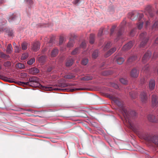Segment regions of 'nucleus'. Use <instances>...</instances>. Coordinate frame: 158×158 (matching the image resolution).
Segmentation results:
<instances>
[{
	"label": "nucleus",
	"instance_id": "nucleus-24",
	"mask_svg": "<svg viewBox=\"0 0 158 158\" xmlns=\"http://www.w3.org/2000/svg\"><path fill=\"white\" fill-rule=\"evenodd\" d=\"M80 50V48L77 47L75 48L73 51L71 52V54L72 55H75L78 53Z\"/></svg>",
	"mask_w": 158,
	"mask_h": 158
},
{
	"label": "nucleus",
	"instance_id": "nucleus-39",
	"mask_svg": "<svg viewBox=\"0 0 158 158\" xmlns=\"http://www.w3.org/2000/svg\"><path fill=\"white\" fill-rule=\"evenodd\" d=\"M35 60L34 58H32L28 61L27 63L28 64L31 65L35 61Z\"/></svg>",
	"mask_w": 158,
	"mask_h": 158
},
{
	"label": "nucleus",
	"instance_id": "nucleus-59",
	"mask_svg": "<svg viewBox=\"0 0 158 158\" xmlns=\"http://www.w3.org/2000/svg\"><path fill=\"white\" fill-rule=\"evenodd\" d=\"M144 81H145V80L144 79H141V80H140V82H141V84H143L144 82Z\"/></svg>",
	"mask_w": 158,
	"mask_h": 158
},
{
	"label": "nucleus",
	"instance_id": "nucleus-43",
	"mask_svg": "<svg viewBox=\"0 0 158 158\" xmlns=\"http://www.w3.org/2000/svg\"><path fill=\"white\" fill-rule=\"evenodd\" d=\"M120 82L124 85L127 84V81L125 80V79L123 78H121L120 79Z\"/></svg>",
	"mask_w": 158,
	"mask_h": 158
},
{
	"label": "nucleus",
	"instance_id": "nucleus-16",
	"mask_svg": "<svg viewBox=\"0 0 158 158\" xmlns=\"http://www.w3.org/2000/svg\"><path fill=\"white\" fill-rule=\"evenodd\" d=\"M29 73L33 75H35L39 72V70L35 67H33L29 69Z\"/></svg>",
	"mask_w": 158,
	"mask_h": 158
},
{
	"label": "nucleus",
	"instance_id": "nucleus-26",
	"mask_svg": "<svg viewBox=\"0 0 158 158\" xmlns=\"http://www.w3.org/2000/svg\"><path fill=\"white\" fill-rule=\"evenodd\" d=\"M137 58V57L136 56H131L127 60L128 63H131L135 60Z\"/></svg>",
	"mask_w": 158,
	"mask_h": 158
},
{
	"label": "nucleus",
	"instance_id": "nucleus-55",
	"mask_svg": "<svg viewBox=\"0 0 158 158\" xmlns=\"http://www.w3.org/2000/svg\"><path fill=\"white\" fill-rule=\"evenodd\" d=\"M4 53L2 52H0V57L2 58L3 57Z\"/></svg>",
	"mask_w": 158,
	"mask_h": 158
},
{
	"label": "nucleus",
	"instance_id": "nucleus-50",
	"mask_svg": "<svg viewBox=\"0 0 158 158\" xmlns=\"http://www.w3.org/2000/svg\"><path fill=\"white\" fill-rule=\"evenodd\" d=\"M150 22L148 21H146L145 23V27H147L149 26L150 25Z\"/></svg>",
	"mask_w": 158,
	"mask_h": 158
},
{
	"label": "nucleus",
	"instance_id": "nucleus-3",
	"mask_svg": "<svg viewBox=\"0 0 158 158\" xmlns=\"http://www.w3.org/2000/svg\"><path fill=\"white\" fill-rule=\"evenodd\" d=\"M129 17L132 20H135L138 17L139 22L137 24V27L139 29H141L143 27V21H145L144 19L142 20V18L143 16L142 13L139 14L136 12H131L129 13Z\"/></svg>",
	"mask_w": 158,
	"mask_h": 158
},
{
	"label": "nucleus",
	"instance_id": "nucleus-6",
	"mask_svg": "<svg viewBox=\"0 0 158 158\" xmlns=\"http://www.w3.org/2000/svg\"><path fill=\"white\" fill-rule=\"evenodd\" d=\"M148 90H143L141 92L140 94V99L143 103H146L147 102L148 99Z\"/></svg>",
	"mask_w": 158,
	"mask_h": 158
},
{
	"label": "nucleus",
	"instance_id": "nucleus-46",
	"mask_svg": "<svg viewBox=\"0 0 158 158\" xmlns=\"http://www.w3.org/2000/svg\"><path fill=\"white\" fill-rule=\"evenodd\" d=\"M64 37L62 36H61L59 40V44L60 45L62 44L64 41Z\"/></svg>",
	"mask_w": 158,
	"mask_h": 158
},
{
	"label": "nucleus",
	"instance_id": "nucleus-56",
	"mask_svg": "<svg viewBox=\"0 0 158 158\" xmlns=\"http://www.w3.org/2000/svg\"><path fill=\"white\" fill-rule=\"evenodd\" d=\"M8 34L9 35L12 36L13 35V32L12 31H10L8 32Z\"/></svg>",
	"mask_w": 158,
	"mask_h": 158
},
{
	"label": "nucleus",
	"instance_id": "nucleus-38",
	"mask_svg": "<svg viewBox=\"0 0 158 158\" xmlns=\"http://www.w3.org/2000/svg\"><path fill=\"white\" fill-rule=\"evenodd\" d=\"M11 63L10 61H7L4 62V65L5 67H9L11 65Z\"/></svg>",
	"mask_w": 158,
	"mask_h": 158
},
{
	"label": "nucleus",
	"instance_id": "nucleus-34",
	"mask_svg": "<svg viewBox=\"0 0 158 158\" xmlns=\"http://www.w3.org/2000/svg\"><path fill=\"white\" fill-rule=\"evenodd\" d=\"M88 62V60L87 58H83L82 59L81 64H82L85 65H86Z\"/></svg>",
	"mask_w": 158,
	"mask_h": 158
},
{
	"label": "nucleus",
	"instance_id": "nucleus-14",
	"mask_svg": "<svg viewBox=\"0 0 158 158\" xmlns=\"http://www.w3.org/2000/svg\"><path fill=\"white\" fill-rule=\"evenodd\" d=\"M133 43L132 41L128 42L123 46V50L124 51H126L130 49L133 45Z\"/></svg>",
	"mask_w": 158,
	"mask_h": 158
},
{
	"label": "nucleus",
	"instance_id": "nucleus-15",
	"mask_svg": "<svg viewBox=\"0 0 158 158\" xmlns=\"http://www.w3.org/2000/svg\"><path fill=\"white\" fill-rule=\"evenodd\" d=\"M47 58L46 56H42L37 57V60L39 62L43 64L46 61Z\"/></svg>",
	"mask_w": 158,
	"mask_h": 158
},
{
	"label": "nucleus",
	"instance_id": "nucleus-57",
	"mask_svg": "<svg viewBox=\"0 0 158 158\" xmlns=\"http://www.w3.org/2000/svg\"><path fill=\"white\" fill-rule=\"evenodd\" d=\"M157 54L156 52H154L153 56V58L155 59L157 57Z\"/></svg>",
	"mask_w": 158,
	"mask_h": 158
},
{
	"label": "nucleus",
	"instance_id": "nucleus-21",
	"mask_svg": "<svg viewBox=\"0 0 158 158\" xmlns=\"http://www.w3.org/2000/svg\"><path fill=\"white\" fill-rule=\"evenodd\" d=\"M116 61L118 64H122L124 61V59L122 57H118L116 58Z\"/></svg>",
	"mask_w": 158,
	"mask_h": 158
},
{
	"label": "nucleus",
	"instance_id": "nucleus-2",
	"mask_svg": "<svg viewBox=\"0 0 158 158\" xmlns=\"http://www.w3.org/2000/svg\"><path fill=\"white\" fill-rule=\"evenodd\" d=\"M39 78L35 76L30 77L29 79V82H20V83L23 84L24 85H28L34 87H39L41 89L47 91H51L53 89L55 90L60 91L62 89L59 88H55L53 89L52 87L44 86L42 85L39 83Z\"/></svg>",
	"mask_w": 158,
	"mask_h": 158
},
{
	"label": "nucleus",
	"instance_id": "nucleus-29",
	"mask_svg": "<svg viewBox=\"0 0 158 158\" xmlns=\"http://www.w3.org/2000/svg\"><path fill=\"white\" fill-rule=\"evenodd\" d=\"M74 77V76L72 74H68L65 75L64 76L65 78L68 79H71L73 78Z\"/></svg>",
	"mask_w": 158,
	"mask_h": 158
},
{
	"label": "nucleus",
	"instance_id": "nucleus-27",
	"mask_svg": "<svg viewBox=\"0 0 158 158\" xmlns=\"http://www.w3.org/2000/svg\"><path fill=\"white\" fill-rule=\"evenodd\" d=\"M15 66L17 68L20 69H24L25 67L24 64L21 63H19L16 64Z\"/></svg>",
	"mask_w": 158,
	"mask_h": 158
},
{
	"label": "nucleus",
	"instance_id": "nucleus-5",
	"mask_svg": "<svg viewBox=\"0 0 158 158\" xmlns=\"http://www.w3.org/2000/svg\"><path fill=\"white\" fill-rule=\"evenodd\" d=\"M139 38L142 40L140 45V47H144L148 40V38L147 36L146 33L143 32L141 33L139 35Z\"/></svg>",
	"mask_w": 158,
	"mask_h": 158
},
{
	"label": "nucleus",
	"instance_id": "nucleus-53",
	"mask_svg": "<svg viewBox=\"0 0 158 158\" xmlns=\"http://www.w3.org/2000/svg\"><path fill=\"white\" fill-rule=\"evenodd\" d=\"M77 37V36L74 34H72L71 35V39L73 38L74 39H75Z\"/></svg>",
	"mask_w": 158,
	"mask_h": 158
},
{
	"label": "nucleus",
	"instance_id": "nucleus-45",
	"mask_svg": "<svg viewBox=\"0 0 158 158\" xmlns=\"http://www.w3.org/2000/svg\"><path fill=\"white\" fill-rule=\"evenodd\" d=\"M86 46V43L85 41L83 42L80 45V48H84Z\"/></svg>",
	"mask_w": 158,
	"mask_h": 158
},
{
	"label": "nucleus",
	"instance_id": "nucleus-13",
	"mask_svg": "<svg viewBox=\"0 0 158 158\" xmlns=\"http://www.w3.org/2000/svg\"><path fill=\"white\" fill-rule=\"evenodd\" d=\"M40 47V43L39 42L36 41L33 43L32 49L33 51H36L39 49Z\"/></svg>",
	"mask_w": 158,
	"mask_h": 158
},
{
	"label": "nucleus",
	"instance_id": "nucleus-10",
	"mask_svg": "<svg viewBox=\"0 0 158 158\" xmlns=\"http://www.w3.org/2000/svg\"><path fill=\"white\" fill-rule=\"evenodd\" d=\"M158 104V98L157 96L155 94L152 95V106L153 107H156Z\"/></svg>",
	"mask_w": 158,
	"mask_h": 158
},
{
	"label": "nucleus",
	"instance_id": "nucleus-52",
	"mask_svg": "<svg viewBox=\"0 0 158 158\" xmlns=\"http://www.w3.org/2000/svg\"><path fill=\"white\" fill-rule=\"evenodd\" d=\"M31 112L33 113H34V114H37L38 113H40L42 112V111H36V110H32L31 111Z\"/></svg>",
	"mask_w": 158,
	"mask_h": 158
},
{
	"label": "nucleus",
	"instance_id": "nucleus-64",
	"mask_svg": "<svg viewBox=\"0 0 158 158\" xmlns=\"http://www.w3.org/2000/svg\"><path fill=\"white\" fill-rule=\"evenodd\" d=\"M23 74V76H24V77H26V76H27V74L26 73H24L23 74Z\"/></svg>",
	"mask_w": 158,
	"mask_h": 158
},
{
	"label": "nucleus",
	"instance_id": "nucleus-58",
	"mask_svg": "<svg viewBox=\"0 0 158 158\" xmlns=\"http://www.w3.org/2000/svg\"><path fill=\"white\" fill-rule=\"evenodd\" d=\"M52 68L51 67H49L48 69V70H47V71L48 72H50L51 70H52Z\"/></svg>",
	"mask_w": 158,
	"mask_h": 158
},
{
	"label": "nucleus",
	"instance_id": "nucleus-44",
	"mask_svg": "<svg viewBox=\"0 0 158 158\" xmlns=\"http://www.w3.org/2000/svg\"><path fill=\"white\" fill-rule=\"evenodd\" d=\"M149 66L148 65H146L144 68L142 69V71H143L145 72L147 71L148 69Z\"/></svg>",
	"mask_w": 158,
	"mask_h": 158
},
{
	"label": "nucleus",
	"instance_id": "nucleus-54",
	"mask_svg": "<svg viewBox=\"0 0 158 158\" xmlns=\"http://www.w3.org/2000/svg\"><path fill=\"white\" fill-rule=\"evenodd\" d=\"M115 27L114 26H113L112 27V28L110 30L111 34H112L114 32V30L115 29Z\"/></svg>",
	"mask_w": 158,
	"mask_h": 158
},
{
	"label": "nucleus",
	"instance_id": "nucleus-37",
	"mask_svg": "<svg viewBox=\"0 0 158 158\" xmlns=\"http://www.w3.org/2000/svg\"><path fill=\"white\" fill-rule=\"evenodd\" d=\"M69 85L70 86L71 85H68L64 83H60L58 85V86L61 87H68Z\"/></svg>",
	"mask_w": 158,
	"mask_h": 158
},
{
	"label": "nucleus",
	"instance_id": "nucleus-23",
	"mask_svg": "<svg viewBox=\"0 0 158 158\" xmlns=\"http://www.w3.org/2000/svg\"><path fill=\"white\" fill-rule=\"evenodd\" d=\"M152 29L154 30H158V21H156L152 27Z\"/></svg>",
	"mask_w": 158,
	"mask_h": 158
},
{
	"label": "nucleus",
	"instance_id": "nucleus-1",
	"mask_svg": "<svg viewBox=\"0 0 158 158\" xmlns=\"http://www.w3.org/2000/svg\"><path fill=\"white\" fill-rule=\"evenodd\" d=\"M111 98L114 102L121 108L122 113L124 118V123L125 121L127 126L134 132L136 133L138 131V127L137 125L133 124L131 120V118L135 117L136 115V112L131 110L128 108L123 106L122 102L119 99L114 96H112Z\"/></svg>",
	"mask_w": 158,
	"mask_h": 158
},
{
	"label": "nucleus",
	"instance_id": "nucleus-4",
	"mask_svg": "<svg viewBox=\"0 0 158 158\" xmlns=\"http://www.w3.org/2000/svg\"><path fill=\"white\" fill-rule=\"evenodd\" d=\"M143 138L146 141L152 142L158 146V135H152L148 133L144 134Z\"/></svg>",
	"mask_w": 158,
	"mask_h": 158
},
{
	"label": "nucleus",
	"instance_id": "nucleus-60",
	"mask_svg": "<svg viewBox=\"0 0 158 158\" xmlns=\"http://www.w3.org/2000/svg\"><path fill=\"white\" fill-rule=\"evenodd\" d=\"M155 43L156 44H158V37L155 40Z\"/></svg>",
	"mask_w": 158,
	"mask_h": 158
},
{
	"label": "nucleus",
	"instance_id": "nucleus-17",
	"mask_svg": "<svg viewBox=\"0 0 158 158\" xmlns=\"http://www.w3.org/2000/svg\"><path fill=\"white\" fill-rule=\"evenodd\" d=\"M155 81L153 79L150 80L149 84V89L151 90L155 88Z\"/></svg>",
	"mask_w": 158,
	"mask_h": 158
},
{
	"label": "nucleus",
	"instance_id": "nucleus-12",
	"mask_svg": "<svg viewBox=\"0 0 158 158\" xmlns=\"http://www.w3.org/2000/svg\"><path fill=\"white\" fill-rule=\"evenodd\" d=\"M8 20L9 22L15 20H17L18 22H19L21 20V19L19 15L16 16L15 15H13Z\"/></svg>",
	"mask_w": 158,
	"mask_h": 158
},
{
	"label": "nucleus",
	"instance_id": "nucleus-42",
	"mask_svg": "<svg viewBox=\"0 0 158 158\" xmlns=\"http://www.w3.org/2000/svg\"><path fill=\"white\" fill-rule=\"evenodd\" d=\"M15 52L16 53H19L20 50V46H15Z\"/></svg>",
	"mask_w": 158,
	"mask_h": 158
},
{
	"label": "nucleus",
	"instance_id": "nucleus-62",
	"mask_svg": "<svg viewBox=\"0 0 158 158\" xmlns=\"http://www.w3.org/2000/svg\"><path fill=\"white\" fill-rule=\"evenodd\" d=\"M28 2H29L30 4H31L32 3V0H27Z\"/></svg>",
	"mask_w": 158,
	"mask_h": 158
},
{
	"label": "nucleus",
	"instance_id": "nucleus-19",
	"mask_svg": "<svg viewBox=\"0 0 158 158\" xmlns=\"http://www.w3.org/2000/svg\"><path fill=\"white\" fill-rule=\"evenodd\" d=\"M13 49L11 44H9L7 47L6 52L8 54H11L13 51Z\"/></svg>",
	"mask_w": 158,
	"mask_h": 158
},
{
	"label": "nucleus",
	"instance_id": "nucleus-61",
	"mask_svg": "<svg viewBox=\"0 0 158 158\" xmlns=\"http://www.w3.org/2000/svg\"><path fill=\"white\" fill-rule=\"evenodd\" d=\"M4 2V0H0V4Z\"/></svg>",
	"mask_w": 158,
	"mask_h": 158
},
{
	"label": "nucleus",
	"instance_id": "nucleus-9",
	"mask_svg": "<svg viewBox=\"0 0 158 158\" xmlns=\"http://www.w3.org/2000/svg\"><path fill=\"white\" fill-rule=\"evenodd\" d=\"M147 118L148 120L150 122L155 123H158V118L152 114H149L147 116Z\"/></svg>",
	"mask_w": 158,
	"mask_h": 158
},
{
	"label": "nucleus",
	"instance_id": "nucleus-11",
	"mask_svg": "<svg viewBox=\"0 0 158 158\" xmlns=\"http://www.w3.org/2000/svg\"><path fill=\"white\" fill-rule=\"evenodd\" d=\"M139 73V71L136 68H133L131 71L130 75L131 77H136L138 76Z\"/></svg>",
	"mask_w": 158,
	"mask_h": 158
},
{
	"label": "nucleus",
	"instance_id": "nucleus-28",
	"mask_svg": "<svg viewBox=\"0 0 158 158\" xmlns=\"http://www.w3.org/2000/svg\"><path fill=\"white\" fill-rule=\"evenodd\" d=\"M93 79V77L91 76H86L81 79L82 80L84 81H89Z\"/></svg>",
	"mask_w": 158,
	"mask_h": 158
},
{
	"label": "nucleus",
	"instance_id": "nucleus-35",
	"mask_svg": "<svg viewBox=\"0 0 158 158\" xmlns=\"http://www.w3.org/2000/svg\"><path fill=\"white\" fill-rule=\"evenodd\" d=\"M21 48L22 50H25L27 48V43H23L21 45Z\"/></svg>",
	"mask_w": 158,
	"mask_h": 158
},
{
	"label": "nucleus",
	"instance_id": "nucleus-33",
	"mask_svg": "<svg viewBox=\"0 0 158 158\" xmlns=\"http://www.w3.org/2000/svg\"><path fill=\"white\" fill-rule=\"evenodd\" d=\"M28 55L27 53H24L22 54L21 57V59L22 60H24L26 59H27L28 58Z\"/></svg>",
	"mask_w": 158,
	"mask_h": 158
},
{
	"label": "nucleus",
	"instance_id": "nucleus-63",
	"mask_svg": "<svg viewBox=\"0 0 158 158\" xmlns=\"http://www.w3.org/2000/svg\"><path fill=\"white\" fill-rule=\"evenodd\" d=\"M3 30V28H0V32L2 31Z\"/></svg>",
	"mask_w": 158,
	"mask_h": 158
},
{
	"label": "nucleus",
	"instance_id": "nucleus-20",
	"mask_svg": "<svg viewBox=\"0 0 158 158\" xmlns=\"http://www.w3.org/2000/svg\"><path fill=\"white\" fill-rule=\"evenodd\" d=\"M58 51L57 49L54 48L51 52V56L52 57L56 56L58 54Z\"/></svg>",
	"mask_w": 158,
	"mask_h": 158
},
{
	"label": "nucleus",
	"instance_id": "nucleus-48",
	"mask_svg": "<svg viewBox=\"0 0 158 158\" xmlns=\"http://www.w3.org/2000/svg\"><path fill=\"white\" fill-rule=\"evenodd\" d=\"M112 86L115 89H118V85L116 84L113 83L112 84Z\"/></svg>",
	"mask_w": 158,
	"mask_h": 158
},
{
	"label": "nucleus",
	"instance_id": "nucleus-18",
	"mask_svg": "<svg viewBox=\"0 0 158 158\" xmlns=\"http://www.w3.org/2000/svg\"><path fill=\"white\" fill-rule=\"evenodd\" d=\"M116 50V49L115 48L111 49L105 55V57H108L109 56L111 55L114 52H115Z\"/></svg>",
	"mask_w": 158,
	"mask_h": 158
},
{
	"label": "nucleus",
	"instance_id": "nucleus-7",
	"mask_svg": "<svg viewBox=\"0 0 158 158\" xmlns=\"http://www.w3.org/2000/svg\"><path fill=\"white\" fill-rule=\"evenodd\" d=\"M146 13L147 15L152 17L154 15V12L152 7L150 6H148L145 8Z\"/></svg>",
	"mask_w": 158,
	"mask_h": 158
},
{
	"label": "nucleus",
	"instance_id": "nucleus-36",
	"mask_svg": "<svg viewBox=\"0 0 158 158\" xmlns=\"http://www.w3.org/2000/svg\"><path fill=\"white\" fill-rule=\"evenodd\" d=\"M110 46V42H108L107 44L105 45L103 50L104 51H106L108 49Z\"/></svg>",
	"mask_w": 158,
	"mask_h": 158
},
{
	"label": "nucleus",
	"instance_id": "nucleus-40",
	"mask_svg": "<svg viewBox=\"0 0 158 158\" xmlns=\"http://www.w3.org/2000/svg\"><path fill=\"white\" fill-rule=\"evenodd\" d=\"M130 95L133 99H135L137 96V94L132 92L130 93Z\"/></svg>",
	"mask_w": 158,
	"mask_h": 158
},
{
	"label": "nucleus",
	"instance_id": "nucleus-31",
	"mask_svg": "<svg viewBox=\"0 0 158 158\" xmlns=\"http://www.w3.org/2000/svg\"><path fill=\"white\" fill-rule=\"evenodd\" d=\"M98 51L97 50H95L92 54V57L93 58L96 59L98 56Z\"/></svg>",
	"mask_w": 158,
	"mask_h": 158
},
{
	"label": "nucleus",
	"instance_id": "nucleus-49",
	"mask_svg": "<svg viewBox=\"0 0 158 158\" xmlns=\"http://www.w3.org/2000/svg\"><path fill=\"white\" fill-rule=\"evenodd\" d=\"M80 2V0H74L73 1V3L75 4H78Z\"/></svg>",
	"mask_w": 158,
	"mask_h": 158
},
{
	"label": "nucleus",
	"instance_id": "nucleus-25",
	"mask_svg": "<svg viewBox=\"0 0 158 158\" xmlns=\"http://www.w3.org/2000/svg\"><path fill=\"white\" fill-rule=\"evenodd\" d=\"M73 61L74 60L72 59L68 60L66 63V66L68 67L71 66L73 64Z\"/></svg>",
	"mask_w": 158,
	"mask_h": 158
},
{
	"label": "nucleus",
	"instance_id": "nucleus-47",
	"mask_svg": "<svg viewBox=\"0 0 158 158\" xmlns=\"http://www.w3.org/2000/svg\"><path fill=\"white\" fill-rule=\"evenodd\" d=\"M10 58V56L9 55H7L5 54H4V55L3 56L2 58L5 59H7Z\"/></svg>",
	"mask_w": 158,
	"mask_h": 158
},
{
	"label": "nucleus",
	"instance_id": "nucleus-30",
	"mask_svg": "<svg viewBox=\"0 0 158 158\" xmlns=\"http://www.w3.org/2000/svg\"><path fill=\"white\" fill-rule=\"evenodd\" d=\"M94 35L93 34H91L90 36V40H89L90 43L91 44H92L94 43Z\"/></svg>",
	"mask_w": 158,
	"mask_h": 158
},
{
	"label": "nucleus",
	"instance_id": "nucleus-8",
	"mask_svg": "<svg viewBox=\"0 0 158 158\" xmlns=\"http://www.w3.org/2000/svg\"><path fill=\"white\" fill-rule=\"evenodd\" d=\"M152 54V53L150 51H148L144 55L142 58V62L144 63L149 60Z\"/></svg>",
	"mask_w": 158,
	"mask_h": 158
},
{
	"label": "nucleus",
	"instance_id": "nucleus-32",
	"mask_svg": "<svg viewBox=\"0 0 158 158\" xmlns=\"http://www.w3.org/2000/svg\"><path fill=\"white\" fill-rule=\"evenodd\" d=\"M73 40H70L68 43L67 46L68 47H72L73 46Z\"/></svg>",
	"mask_w": 158,
	"mask_h": 158
},
{
	"label": "nucleus",
	"instance_id": "nucleus-41",
	"mask_svg": "<svg viewBox=\"0 0 158 158\" xmlns=\"http://www.w3.org/2000/svg\"><path fill=\"white\" fill-rule=\"evenodd\" d=\"M136 30V28H135L133 29L131 31L130 33V35L131 36H133L135 34V31Z\"/></svg>",
	"mask_w": 158,
	"mask_h": 158
},
{
	"label": "nucleus",
	"instance_id": "nucleus-51",
	"mask_svg": "<svg viewBox=\"0 0 158 158\" xmlns=\"http://www.w3.org/2000/svg\"><path fill=\"white\" fill-rule=\"evenodd\" d=\"M103 33V30L102 29H100L98 33V35L99 36H101L102 35Z\"/></svg>",
	"mask_w": 158,
	"mask_h": 158
},
{
	"label": "nucleus",
	"instance_id": "nucleus-22",
	"mask_svg": "<svg viewBox=\"0 0 158 158\" xmlns=\"http://www.w3.org/2000/svg\"><path fill=\"white\" fill-rule=\"evenodd\" d=\"M126 24V21L124 20H123V22L121 23V29L119 30L118 32V36L122 35V31L123 30V26Z\"/></svg>",
	"mask_w": 158,
	"mask_h": 158
}]
</instances>
